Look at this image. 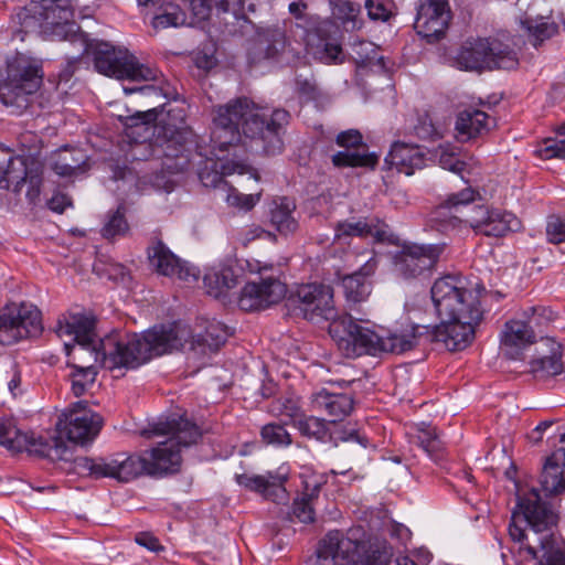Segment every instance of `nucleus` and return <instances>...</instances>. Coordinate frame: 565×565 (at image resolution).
Masks as SVG:
<instances>
[{"instance_id":"1","label":"nucleus","mask_w":565,"mask_h":565,"mask_svg":"<svg viewBox=\"0 0 565 565\" xmlns=\"http://www.w3.org/2000/svg\"><path fill=\"white\" fill-rule=\"evenodd\" d=\"M250 99L241 97L218 106L214 111L210 153H200L221 174H249L259 180L257 170L237 158V150L275 156L284 149L282 135L290 115L275 109L268 118Z\"/></svg>"},{"instance_id":"2","label":"nucleus","mask_w":565,"mask_h":565,"mask_svg":"<svg viewBox=\"0 0 565 565\" xmlns=\"http://www.w3.org/2000/svg\"><path fill=\"white\" fill-rule=\"evenodd\" d=\"M192 338L182 322L154 326L141 334L113 331L100 339L103 366L137 369L156 356L181 350Z\"/></svg>"},{"instance_id":"3","label":"nucleus","mask_w":565,"mask_h":565,"mask_svg":"<svg viewBox=\"0 0 565 565\" xmlns=\"http://www.w3.org/2000/svg\"><path fill=\"white\" fill-rule=\"evenodd\" d=\"M157 119L158 106L137 113L127 119V136L135 141L146 140L151 135H154V130L158 129L157 140L161 141L159 148L162 156L168 160H175L173 164L164 162V166L169 170H185L190 163L189 145L193 142V132L185 125L184 109L181 107L170 108L167 110V118L160 119L158 127H152Z\"/></svg>"},{"instance_id":"4","label":"nucleus","mask_w":565,"mask_h":565,"mask_svg":"<svg viewBox=\"0 0 565 565\" xmlns=\"http://www.w3.org/2000/svg\"><path fill=\"white\" fill-rule=\"evenodd\" d=\"M478 190L468 186L457 193L449 194L436 209L433 220L440 223V230L461 228L468 226L477 234L501 237L509 232H518L521 221L513 214L484 205H476L471 213L460 215L462 210L479 199Z\"/></svg>"},{"instance_id":"5","label":"nucleus","mask_w":565,"mask_h":565,"mask_svg":"<svg viewBox=\"0 0 565 565\" xmlns=\"http://www.w3.org/2000/svg\"><path fill=\"white\" fill-rule=\"evenodd\" d=\"M148 438L167 436L153 447L147 458V475L174 472L181 463V449L195 444L201 437L200 428L183 416L159 418L143 430Z\"/></svg>"},{"instance_id":"6","label":"nucleus","mask_w":565,"mask_h":565,"mask_svg":"<svg viewBox=\"0 0 565 565\" xmlns=\"http://www.w3.org/2000/svg\"><path fill=\"white\" fill-rule=\"evenodd\" d=\"M484 290L460 275H446L431 286L430 294L440 319H482L480 294Z\"/></svg>"},{"instance_id":"7","label":"nucleus","mask_w":565,"mask_h":565,"mask_svg":"<svg viewBox=\"0 0 565 565\" xmlns=\"http://www.w3.org/2000/svg\"><path fill=\"white\" fill-rule=\"evenodd\" d=\"M518 505L536 535L550 531L557 523V515L541 500L534 488L519 498ZM536 541L540 550L532 544H526L524 550L532 558L540 559V565H565V552L555 546V539L551 533L537 536Z\"/></svg>"},{"instance_id":"8","label":"nucleus","mask_w":565,"mask_h":565,"mask_svg":"<svg viewBox=\"0 0 565 565\" xmlns=\"http://www.w3.org/2000/svg\"><path fill=\"white\" fill-rule=\"evenodd\" d=\"M95 70L106 76L129 82H157L160 72L142 64L127 49L116 47L107 42L94 46Z\"/></svg>"},{"instance_id":"9","label":"nucleus","mask_w":565,"mask_h":565,"mask_svg":"<svg viewBox=\"0 0 565 565\" xmlns=\"http://www.w3.org/2000/svg\"><path fill=\"white\" fill-rule=\"evenodd\" d=\"M30 12L44 38L79 41L86 47V41L78 33V26L73 20L74 12L70 0H40L31 6Z\"/></svg>"},{"instance_id":"10","label":"nucleus","mask_w":565,"mask_h":565,"mask_svg":"<svg viewBox=\"0 0 565 565\" xmlns=\"http://www.w3.org/2000/svg\"><path fill=\"white\" fill-rule=\"evenodd\" d=\"M0 445L12 452L26 451L52 461L67 460V445L60 438L24 433L12 418L0 419Z\"/></svg>"},{"instance_id":"11","label":"nucleus","mask_w":565,"mask_h":565,"mask_svg":"<svg viewBox=\"0 0 565 565\" xmlns=\"http://www.w3.org/2000/svg\"><path fill=\"white\" fill-rule=\"evenodd\" d=\"M456 63L461 70L481 71L484 68L512 70L519 62L516 53L508 45L479 39L467 41L462 45L456 56Z\"/></svg>"},{"instance_id":"12","label":"nucleus","mask_w":565,"mask_h":565,"mask_svg":"<svg viewBox=\"0 0 565 565\" xmlns=\"http://www.w3.org/2000/svg\"><path fill=\"white\" fill-rule=\"evenodd\" d=\"M444 247V244H405L394 256V271L405 280L429 279Z\"/></svg>"},{"instance_id":"13","label":"nucleus","mask_w":565,"mask_h":565,"mask_svg":"<svg viewBox=\"0 0 565 565\" xmlns=\"http://www.w3.org/2000/svg\"><path fill=\"white\" fill-rule=\"evenodd\" d=\"M75 465L81 472L94 478H113L120 482H129L147 473V458L137 455L118 454L99 459L78 457Z\"/></svg>"},{"instance_id":"14","label":"nucleus","mask_w":565,"mask_h":565,"mask_svg":"<svg viewBox=\"0 0 565 565\" xmlns=\"http://www.w3.org/2000/svg\"><path fill=\"white\" fill-rule=\"evenodd\" d=\"M43 330L41 312L31 303L7 307L0 313V344L12 345L38 337Z\"/></svg>"},{"instance_id":"15","label":"nucleus","mask_w":565,"mask_h":565,"mask_svg":"<svg viewBox=\"0 0 565 565\" xmlns=\"http://www.w3.org/2000/svg\"><path fill=\"white\" fill-rule=\"evenodd\" d=\"M103 426V418L99 414L92 411L86 402H77L72 408L64 412L56 423V429L62 439L65 436L70 441L84 444L93 440Z\"/></svg>"},{"instance_id":"16","label":"nucleus","mask_w":565,"mask_h":565,"mask_svg":"<svg viewBox=\"0 0 565 565\" xmlns=\"http://www.w3.org/2000/svg\"><path fill=\"white\" fill-rule=\"evenodd\" d=\"M356 323L348 313H340L333 303V287L320 284V330H327L338 349L345 354Z\"/></svg>"},{"instance_id":"17","label":"nucleus","mask_w":565,"mask_h":565,"mask_svg":"<svg viewBox=\"0 0 565 565\" xmlns=\"http://www.w3.org/2000/svg\"><path fill=\"white\" fill-rule=\"evenodd\" d=\"M10 83L0 87V98L4 105L22 106L28 104V96L35 93L42 81L40 67L19 58L9 68Z\"/></svg>"},{"instance_id":"18","label":"nucleus","mask_w":565,"mask_h":565,"mask_svg":"<svg viewBox=\"0 0 565 565\" xmlns=\"http://www.w3.org/2000/svg\"><path fill=\"white\" fill-rule=\"evenodd\" d=\"M482 319H440L434 327L423 326V330L433 342L441 343L448 351L466 349L475 339L476 327Z\"/></svg>"},{"instance_id":"19","label":"nucleus","mask_w":565,"mask_h":565,"mask_svg":"<svg viewBox=\"0 0 565 565\" xmlns=\"http://www.w3.org/2000/svg\"><path fill=\"white\" fill-rule=\"evenodd\" d=\"M147 254L150 266L159 275L177 278L185 282H195L199 280L200 270L178 257L162 241H153L148 246Z\"/></svg>"},{"instance_id":"20","label":"nucleus","mask_w":565,"mask_h":565,"mask_svg":"<svg viewBox=\"0 0 565 565\" xmlns=\"http://www.w3.org/2000/svg\"><path fill=\"white\" fill-rule=\"evenodd\" d=\"M450 19L451 13L446 0H420L414 28L422 38L434 42L444 36Z\"/></svg>"},{"instance_id":"21","label":"nucleus","mask_w":565,"mask_h":565,"mask_svg":"<svg viewBox=\"0 0 565 565\" xmlns=\"http://www.w3.org/2000/svg\"><path fill=\"white\" fill-rule=\"evenodd\" d=\"M286 285L278 279L268 278L248 282L242 289L238 306L244 311L265 309L279 302L286 296Z\"/></svg>"},{"instance_id":"22","label":"nucleus","mask_w":565,"mask_h":565,"mask_svg":"<svg viewBox=\"0 0 565 565\" xmlns=\"http://www.w3.org/2000/svg\"><path fill=\"white\" fill-rule=\"evenodd\" d=\"M369 255L370 256L363 262L360 268L352 274L342 277L340 270L337 269L333 279L323 278L320 284L324 282L328 285L327 281L341 279L344 296L348 301L362 302L366 300L372 290L369 278L375 273L379 265L376 255L373 252L369 253Z\"/></svg>"},{"instance_id":"23","label":"nucleus","mask_w":565,"mask_h":565,"mask_svg":"<svg viewBox=\"0 0 565 565\" xmlns=\"http://www.w3.org/2000/svg\"><path fill=\"white\" fill-rule=\"evenodd\" d=\"M362 134L358 129H348L341 131L337 136V143L340 147L347 148L344 151H339L332 156V162L339 168H371L373 169L379 162V156L374 152L360 153L350 148H356L362 145Z\"/></svg>"},{"instance_id":"24","label":"nucleus","mask_w":565,"mask_h":565,"mask_svg":"<svg viewBox=\"0 0 565 565\" xmlns=\"http://www.w3.org/2000/svg\"><path fill=\"white\" fill-rule=\"evenodd\" d=\"M350 237H372L376 243H393L394 241L390 226L377 217H364L338 223L335 238L347 241Z\"/></svg>"},{"instance_id":"25","label":"nucleus","mask_w":565,"mask_h":565,"mask_svg":"<svg viewBox=\"0 0 565 565\" xmlns=\"http://www.w3.org/2000/svg\"><path fill=\"white\" fill-rule=\"evenodd\" d=\"M531 372L537 377L556 376L564 370L563 347L553 338H542L530 362Z\"/></svg>"},{"instance_id":"26","label":"nucleus","mask_w":565,"mask_h":565,"mask_svg":"<svg viewBox=\"0 0 565 565\" xmlns=\"http://www.w3.org/2000/svg\"><path fill=\"white\" fill-rule=\"evenodd\" d=\"M384 164L387 169L412 175L426 166V154L417 145L395 141L384 159Z\"/></svg>"},{"instance_id":"27","label":"nucleus","mask_w":565,"mask_h":565,"mask_svg":"<svg viewBox=\"0 0 565 565\" xmlns=\"http://www.w3.org/2000/svg\"><path fill=\"white\" fill-rule=\"evenodd\" d=\"M236 482L250 491L260 493L264 498L275 502H284L288 499L284 483L286 475L268 472L267 475H236Z\"/></svg>"},{"instance_id":"28","label":"nucleus","mask_w":565,"mask_h":565,"mask_svg":"<svg viewBox=\"0 0 565 565\" xmlns=\"http://www.w3.org/2000/svg\"><path fill=\"white\" fill-rule=\"evenodd\" d=\"M535 342L533 331L529 329L521 316L505 322L501 333V348L509 359H519L522 351Z\"/></svg>"},{"instance_id":"29","label":"nucleus","mask_w":565,"mask_h":565,"mask_svg":"<svg viewBox=\"0 0 565 565\" xmlns=\"http://www.w3.org/2000/svg\"><path fill=\"white\" fill-rule=\"evenodd\" d=\"M282 49L284 36L279 30L267 29L263 32H257L248 42V62L254 65L265 60H274Z\"/></svg>"},{"instance_id":"30","label":"nucleus","mask_w":565,"mask_h":565,"mask_svg":"<svg viewBox=\"0 0 565 565\" xmlns=\"http://www.w3.org/2000/svg\"><path fill=\"white\" fill-rule=\"evenodd\" d=\"M55 332L58 337L73 335L74 344L84 345L98 343L95 334V319L85 313H71L57 321Z\"/></svg>"},{"instance_id":"31","label":"nucleus","mask_w":565,"mask_h":565,"mask_svg":"<svg viewBox=\"0 0 565 565\" xmlns=\"http://www.w3.org/2000/svg\"><path fill=\"white\" fill-rule=\"evenodd\" d=\"M540 484L545 495H555L565 491V448L556 449L543 466Z\"/></svg>"},{"instance_id":"32","label":"nucleus","mask_w":565,"mask_h":565,"mask_svg":"<svg viewBox=\"0 0 565 565\" xmlns=\"http://www.w3.org/2000/svg\"><path fill=\"white\" fill-rule=\"evenodd\" d=\"M18 168L12 171L9 188L12 186V191L19 193L24 184H28L26 198L30 203H35L41 193L42 186V169L39 164L32 163L26 164V160H18Z\"/></svg>"},{"instance_id":"33","label":"nucleus","mask_w":565,"mask_h":565,"mask_svg":"<svg viewBox=\"0 0 565 565\" xmlns=\"http://www.w3.org/2000/svg\"><path fill=\"white\" fill-rule=\"evenodd\" d=\"M491 118L483 110L466 109L459 113L456 120V139L459 142H467L481 137L490 129Z\"/></svg>"},{"instance_id":"34","label":"nucleus","mask_w":565,"mask_h":565,"mask_svg":"<svg viewBox=\"0 0 565 565\" xmlns=\"http://www.w3.org/2000/svg\"><path fill=\"white\" fill-rule=\"evenodd\" d=\"M426 334L423 327L407 323L382 334V352L403 353L413 349L418 339Z\"/></svg>"},{"instance_id":"35","label":"nucleus","mask_w":565,"mask_h":565,"mask_svg":"<svg viewBox=\"0 0 565 565\" xmlns=\"http://www.w3.org/2000/svg\"><path fill=\"white\" fill-rule=\"evenodd\" d=\"M288 306L307 320H312L318 310V285L300 284L288 297Z\"/></svg>"},{"instance_id":"36","label":"nucleus","mask_w":565,"mask_h":565,"mask_svg":"<svg viewBox=\"0 0 565 565\" xmlns=\"http://www.w3.org/2000/svg\"><path fill=\"white\" fill-rule=\"evenodd\" d=\"M296 204L294 200L281 196L273 201L269 217L270 224L282 235L294 233L298 228V222L294 216Z\"/></svg>"},{"instance_id":"37","label":"nucleus","mask_w":565,"mask_h":565,"mask_svg":"<svg viewBox=\"0 0 565 565\" xmlns=\"http://www.w3.org/2000/svg\"><path fill=\"white\" fill-rule=\"evenodd\" d=\"M382 334L372 331L369 328L355 326L353 337L350 340V351H345L347 358L359 356L362 354L375 355L382 352Z\"/></svg>"},{"instance_id":"38","label":"nucleus","mask_w":565,"mask_h":565,"mask_svg":"<svg viewBox=\"0 0 565 565\" xmlns=\"http://www.w3.org/2000/svg\"><path fill=\"white\" fill-rule=\"evenodd\" d=\"M320 398H323V402H320V406L323 405L327 413V417L322 418L326 422L335 423L341 420L353 407V401L349 395L330 392L324 386L320 387Z\"/></svg>"},{"instance_id":"39","label":"nucleus","mask_w":565,"mask_h":565,"mask_svg":"<svg viewBox=\"0 0 565 565\" xmlns=\"http://www.w3.org/2000/svg\"><path fill=\"white\" fill-rule=\"evenodd\" d=\"M203 284L210 296L221 298L236 287L237 277L230 267L212 268L204 275Z\"/></svg>"},{"instance_id":"40","label":"nucleus","mask_w":565,"mask_h":565,"mask_svg":"<svg viewBox=\"0 0 565 565\" xmlns=\"http://www.w3.org/2000/svg\"><path fill=\"white\" fill-rule=\"evenodd\" d=\"M414 443L422 448L435 462L445 458V444L440 439L437 429L424 423L417 429Z\"/></svg>"},{"instance_id":"41","label":"nucleus","mask_w":565,"mask_h":565,"mask_svg":"<svg viewBox=\"0 0 565 565\" xmlns=\"http://www.w3.org/2000/svg\"><path fill=\"white\" fill-rule=\"evenodd\" d=\"M521 318L526 322L529 329L533 331V335L537 340L543 337L550 327L556 321L557 315L551 308L545 306H534L525 309L521 313Z\"/></svg>"},{"instance_id":"42","label":"nucleus","mask_w":565,"mask_h":565,"mask_svg":"<svg viewBox=\"0 0 565 565\" xmlns=\"http://www.w3.org/2000/svg\"><path fill=\"white\" fill-rule=\"evenodd\" d=\"M66 354L68 356V364L75 369V364L94 365L100 363L103 365V353L100 349V340L98 343L84 345L65 343Z\"/></svg>"},{"instance_id":"43","label":"nucleus","mask_w":565,"mask_h":565,"mask_svg":"<svg viewBox=\"0 0 565 565\" xmlns=\"http://www.w3.org/2000/svg\"><path fill=\"white\" fill-rule=\"evenodd\" d=\"M521 24L527 32L530 41L534 46L551 39L558 31L557 24L544 17H537L535 19L526 17L521 20Z\"/></svg>"},{"instance_id":"44","label":"nucleus","mask_w":565,"mask_h":565,"mask_svg":"<svg viewBox=\"0 0 565 565\" xmlns=\"http://www.w3.org/2000/svg\"><path fill=\"white\" fill-rule=\"evenodd\" d=\"M318 490V483L316 481L305 482V494L302 498L296 499L292 504L291 520L297 519L302 523H310L315 521V508L312 500Z\"/></svg>"},{"instance_id":"45","label":"nucleus","mask_w":565,"mask_h":565,"mask_svg":"<svg viewBox=\"0 0 565 565\" xmlns=\"http://www.w3.org/2000/svg\"><path fill=\"white\" fill-rule=\"evenodd\" d=\"M185 20L186 15L178 4L166 2L158 7V11L152 19V26L154 29L178 28L183 25Z\"/></svg>"},{"instance_id":"46","label":"nucleus","mask_w":565,"mask_h":565,"mask_svg":"<svg viewBox=\"0 0 565 565\" xmlns=\"http://www.w3.org/2000/svg\"><path fill=\"white\" fill-rule=\"evenodd\" d=\"M534 152L542 160L565 159V124L556 129L555 137L540 142Z\"/></svg>"},{"instance_id":"47","label":"nucleus","mask_w":565,"mask_h":565,"mask_svg":"<svg viewBox=\"0 0 565 565\" xmlns=\"http://www.w3.org/2000/svg\"><path fill=\"white\" fill-rule=\"evenodd\" d=\"M217 14H230L232 21L226 20L225 24H233L234 21H246L247 12L255 11L254 0H213Z\"/></svg>"},{"instance_id":"48","label":"nucleus","mask_w":565,"mask_h":565,"mask_svg":"<svg viewBox=\"0 0 565 565\" xmlns=\"http://www.w3.org/2000/svg\"><path fill=\"white\" fill-rule=\"evenodd\" d=\"M230 337L228 328L220 321H210L204 332L196 335L195 342L199 345H205L211 351H216L223 345Z\"/></svg>"},{"instance_id":"49","label":"nucleus","mask_w":565,"mask_h":565,"mask_svg":"<svg viewBox=\"0 0 565 565\" xmlns=\"http://www.w3.org/2000/svg\"><path fill=\"white\" fill-rule=\"evenodd\" d=\"M97 369L95 365L75 364L70 374L71 388L75 396L84 395L95 383Z\"/></svg>"},{"instance_id":"50","label":"nucleus","mask_w":565,"mask_h":565,"mask_svg":"<svg viewBox=\"0 0 565 565\" xmlns=\"http://www.w3.org/2000/svg\"><path fill=\"white\" fill-rule=\"evenodd\" d=\"M85 162V156L81 151L61 150L53 163V170L61 177H71L82 170Z\"/></svg>"},{"instance_id":"51","label":"nucleus","mask_w":565,"mask_h":565,"mask_svg":"<svg viewBox=\"0 0 565 565\" xmlns=\"http://www.w3.org/2000/svg\"><path fill=\"white\" fill-rule=\"evenodd\" d=\"M122 89L126 95L139 93L145 97H152L157 102H160L161 99H172L177 95L174 87L168 83H161L159 86L154 84H147L141 86L125 85Z\"/></svg>"},{"instance_id":"52","label":"nucleus","mask_w":565,"mask_h":565,"mask_svg":"<svg viewBox=\"0 0 565 565\" xmlns=\"http://www.w3.org/2000/svg\"><path fill=\"white\" fill-rule=\"evenodd\" d=\"M128 231L129 225L125 217V210L119 206L115 212L107 215L106 222L102 228V236L111 239L117 236H124Z\"/></svg>"},{"instance_id":"53","label":"nucleus","mask_w":565,"mask_h":565,"mask_svg":"<svg viewBox=\"0 0 565 565\" xmlns=\"http://www.w3.org/2000/svg\"><path fill=\"white\" fill-rule=\"evenodd\" d=\"M330 3L332 7V18L334 20L340 21L347 29L349 23L352 24V29L359 28L355 20L360 12L359 6L349 0H333Z\"/></svg>"},{"instance_id":"54","label":"nucleus","mask_w":565,"mask_h":565,"mask_svg":"<svg viewBox=\"0 0 565 565\" xmlns=\"http://www.w3.org/2000/svg\"><path fill=\"white\" fill-rule=\"evenodd\" d=\"M308 6L302 1H294L289 4V13L296 19V24L305 30V40L312 33H318V22L307 13Z\"/></svg>"},{"instance_id":"55","label":"nucleus","mask_w":565,"mask_h":565,"mask_svg":"<svg viewBox=\"0 0 565 565\" xmlns=\"http://www.w3.org/2000/svg\"><path fill=\"white\" fill-rule=\"evenodd\" d=\"M260 436L264 443L275 447H288L292 443L285 426L276 423L265 425L260 430Z\"/></svg>"},{"instance_id":"56","label":"nucleus","mask_w":565,"mask_h":565,"mask_svg":"<svg viewBox=\"0 0 565 565\" xmlns=\"http://www.w3.org/2000/svg\"><path fill=\"white\" fill-rule=\"evenodd\" d=\"M439 166L454 173L461 174L466 163L458 159L457 148L450 143L440 145L437 149Z\"/></svg>"},{"instance_id":"57","label":"nucleus","mask_w":565,"mask_h":565,"mask_svg":"<svg viewBox=\"0 0 565 565\" xmlns=\"http://www.w3.org/2000/svg\"><path fill=\"white\" fill-rule=\"evenodd\" d=\"M22 159V157H15L10 148L0 145V185L6 182V186L9 188L12 171L18 168L17 161Z\"/></svg>"},{"instance_id":"58","label":"nucleus","mask_w":565,"mask_h":565,"mask_svg":"<svg viewBox=\"0 0 565 565\" xmlns=\"http://www.w3.org/2000/svg\"><path fill=\"white\" fill-rule=\"evenodd\" d=\"M546 236L552 244L565 243V215H550L547 217Z\"/></svg>"},{"instance_id":"59","label":"nucleus","mask_w":565,"mask_h":565,"mask_svg":"<svg viewBox=\"0 0 565 565\" xmlns=\"http://www.w3.org/2000/svg\"><path fill=\"white\" fill-rule=\"evenodd\" d=\"M353 52L362 64H371L373 61H382L377 55V47L369 41H358L352 45Z\"/></svg>"},{"instance_id":"60","label":"nucleus","mask_w":565,"mask_h":565,"mask_svg":"<svg viewBox=\"0 0 565 565\" xmlns=\"http://www.w3.org/2000/svg\"><path fill=\"white\" fill-rule=\"evenodd\" d=\"M260 199V192L243 194L236 191H232L227 194L226 201L232 206H237L245 211L252 210Z\"/></svg>"},{"instance_id":"61","label":"nucleus","mask_w":565,"mask_h":565,"mask_svg":"<svg viewBox=\"0 0 565 565\" xmlns=\"http://www.w3.org/2000/svg\"><path fill=\"white\" fill-rule=\"evenodd\" d=\"M270 411L276 415L288 416L294 422L301 414L298 406V402L294 398L278 399L274 402Z\"/></svg>"},{"instance_id":"62","label":"nucleus","mask_w":565,"mask_h":565,"mask_svg":"<svg viewBox=\"0 0 565 565\" xmlns=\"http://www.w3.org/2000/svg\"><path fill=\"white\" fill-rule=\"evenodd\" d=\"M299 433L307 438H317L318 436V417L306 416L300 414L294 422Z\"/></svg>"},{"instance_id":"63","label":"nucleus","mask_w":565,"mask_h":565,"mask_svg":"<svg viewBox=\"0 0 565 565\" xmlns=\"http://www.w3.org/2000/svg\"><path fill=\"white\" fill-rule=\"evenodd\" d=\"M365 8L372 20L386 21L391 17L387 0H366Z\"/></svg>"},{"instance_id":"64","label":"nucleus","mask_w":565,"mask_h":565,"mask_svg":"<svg viewBox=\"0 0 565 565\" xmlns=\"http://www.w3.org/2000/svg\"><path fill=\"white\" fill-rule=\"evenodd\" d=\"M415 134L424 140H436L443 137V132L429 118H423L415 126Z\"/></svg>"}]
</instances>
